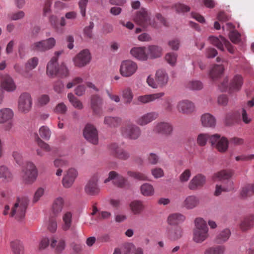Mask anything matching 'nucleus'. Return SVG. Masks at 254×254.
<instances>
[{"instance_id": "nucleus-1", "label": "nucleus", "mask_w": 254, "mask_h": 254, "mask_svg": "<svg viewBox=\"0 0 254 254\" xmlns=\"http://www.w3.org/2000/svg\"><path fill=\"white\" fill-rule=\"evenodd\" d=\"M208 237V227L206 222L201 218H196L192 231V241L195 243L201 244Z\"/></svg>"}, {"instance_id": "nucleus-2", "label": "nucleus", "mask_w": 254, "mask_h": 254, "mask_svg": "<svg viewBox=\"0 0 254 254\" xmlns=\"http://www.w3.org/2000/svg\"><path fill=\"white\" fill-rule=\"evenodd\" d=\"M29 202V199L27 196L18 197L11 208L10 216L18 221L22 220L25 217Z\"/></svg>"}, {"instance_id": "nucleus-3", "label": "nucleus", "mask_w": 254, "mask_h": 254, "mask_svg": "<svg viewBox=\"0 0 254 254\" xmlns=\"http://www.w3.org/2000/svg\"><path fill=\"white\" fill-rule=\"evenodd\" d=\"M38 175L35 165L32 162H28L23 168L21 176L25 184H31L34 183Z\"/></svg>"}, {"instance_id": "nucleus-4", "label": "nucleus", "mask_w": 254, "mask_h": 254, "mask_svg": "<svg viewBox=\"0 0 254 254\" xmlns=\"http://www.w3.org/2000/svg\"><path fill=\"white\" fill-rule=\"evenodd\" d=\"M134 21L136 24L144 28H146L149 26L153 27L156 26L155 22L151 20L147 10L144 8H142L137 12L134 17Z\"/></svg>"}, {"instance_id": "nucleus-5", "label": "nucleus", "mask_w": 254, "mask_h": 254, "mask_svg": "<svg viewBox=\"0 0 254 254\" xmlns=\"http://www.w3.org/2000/svg\"><path fill=\"white\" fill-rule=\"evenodd\" d=\"M107 150L111 156L122 160H127L130 157V153L126 150L120 147L116 143H112L108 145Z\"/></svg>"}, {"instance_id": "nucleus-6", "label": "nucleus", "mask_w": 254, "mask_h": 254, "mask_svg": "<svg viewBox=\"0 0 254 254\" xmlns=\"http://www.w3.org/2000/svg\"><path fill=\"white\" fill-rule=\"evenodd\" d=\"M121 131L123 136L130 139H136L141 134L140 128L136 125L131 123L122 127Z\"/></svg>"}, {"instance_id": "nucleus-7", "label": "nucleus", "mask_w": 254, "mask_h": 254, "mask_svg": "<svg viewBox=\"0 0 254 254\" xmlns=\"http://www.w3.org/2000/svg\"><path fill=\"white\" fill-rule=\"evenodd\" d=\"M100 175L94 174L87 183L84 188L85 192L89 195H97L100 192V189L98 185Z\"/></svg>"}, {"instance_id": "nucleus-8", "label": "nucleus", "mask_w": 254, "mask_h": 254, "mask_svg": "<svg viewBox=\"0 0 254 254\" xmlns=\"http://www.w3.org/2000/svg\"><path fill=\"white\" fill-rule=\"evenodd\" d=\"M136 63L129 60L123 61L120 66V73L125 77H128L134 74L137 69Z\"/></svg>"}, {"instance_id": "nucleus-9", "label": "nucleus", "mask_w": 254, "mask_h": 254, "mask_svg": "<svg viewBox=\"0 0 254 254\" xmlns=\"http://www.w3.org/2000/svg\"><path fill=\"white\" fill-rule=\"evenodd\" d=\"M209 39L210 43L221 51H224V46H225L229 53L231 54L234 53L235 51V48L223 36H220L219 38L214 36H210L209 37Z\"/></svg>"}, {"instance_id": "nucleus-10", "label": "nucleus", "mask_w": 254, "mask_h": 254, "mask_svg": "<svg viewBox=\"0 0 254 254\" xmlns=\"http://www.w3.org/2000/svg\"><path fill=\"white\" fill-rule=\"evenodd\" d=\"M32 99L31 95L27 92L22 93L18 98V111L23 113H28L31 109Z\"/></svg>"}, {"instance_id": "nucleus-11", "label": "nucleus", "mask_w": 254, "mask_h": 254, "mask_svg": "<svg viewBox=\"0 0 254 254\" xmlns=\"http://www.w3.org/2000/svg\"><path fill=\"white\" fill-rule=\"evenodd\" d=\"M91 60V54L88 49L81 51L73 59L75 66L79 67L85 66Z\"/></svg>"}, {"instance_id": "nucleus-12", "label": "nucleus", "mask_w": 254, "mask_h": 254, "mask_svg": "<svg viewBox=\"0 0 254 254\" xmlns=\"http://www.w3.org/2000/svg\"><path fill=\"white\" fill-rule=\"evenodd\" d=\"M110 181H112L113 184L119 188H123L128 185L127 180L114 171L109 172V176L104 183L106 184Z\"/></svg>"}, {"instance_id": "nucleus-13", "label": "nucleus", "mask_w": 254, "mask_h": 254, "mask_svg": "<svg viewBox=\"0 0 254 254\" xmlns=\"http://www.w3.org/2000/svg\"><path fill=\"white\" fill-rule=\"evenodd\" d=\"M173 127L171 124L166 122H159L154 124L152 131L154 133L161 134L165 136L172 134Z\"/></svg>"}, {"instance_id": "nucleus-14", "label": "nucleus", "mask_w": 254, "mask_h": 254, "mask_svg": "<svg viewBox=\"0 0 254 254\" xmlns=\"http://www.w3.org/2000/svg\"><path fill=\"white\" fill-rule=\"evenodd\" d=\"M56 44V40L53 38L42 40L33 43L31 47L35 51L44 52L53 48Z\"/></svg>"}, {"instance_id": "nucleus-15", "label": "nucleus", "mask_w": 254, "mask_h": 254, "mask_svg": "<svg viewBox=\"0 0 254 254\" xmlns=\"http://www.w3.org/2000/svg\"><path fill=\"white\" fill-rule=\"evenodd\" d=\"M210 142L212 145L215 144L217 149L221 152H225L228 147L229 141L225 137H220V135L216 134L211 135L210 137Z\"/></svg>"}, {"instance_id": "nucleus-16", "label": "nucleus", "mask_w": 254, "mask_h": 254, "mask_svg": "<svg viewBox=\"0 0 254 254\" xmlns=\"http://www.w3.org/2000/svg\"><path fill=\"white\" fill-rule=\"evenodd\" d=\"M83 135L85 139L93 144L98 142V131L95 127L91 124H87L83 130Z\"/></svg>"}, {"instance_id": "nucleus-17", "label": "nucleus", "mask_w": 254, "mask_h": 254, "mask_svg": "<svg viewBox=\"0 0 254 254\" xmlns=\"http://www.w3.org/2000/svg\"><path fill=\"white\" fill-rule=\"evenodd\" d=\"M78 173L76 169L70 168L64 174L62 184L65 188H70L73 184L75 179L77 177Z\"/></svg>"}, {"instance_id": "nucleus-18", "label": "nucleus", "mask_w": 254, "mask_h": 254, "mask_svg": "<svg viewBox=\"0 0 254 254\" xmlns=\"http://www.w3.org/2000/svg\"><path fill=\"white\" fill-rule=\"evenodd\" d=\"M103 98L98 94H93L90 97V106L94 115H100L102 112Z\"/></svg>"}, {"instance_id": "nucleus-19", "label": "nucleus", "mask_w": 254, "mask_h": 254, "mask_svg": "<svg viewBox=\"0 0 254 254\" xmlns=\"http://www.w3.org/2000/svg\"><path fill=\"white\" fill-rule=\"evenodd\" d=\"M62 51H57L55 53V56L48 62L47 65V74L50 77H53L58 73L57 61L59 56L62 54Z\"/></svg>"}, {"instance_id": "nucleus-20", "label": "nucleus", "mask_w": 254, "mask_h": 254, "mask_svg": "<svg viewBox=\"0 0 254 254\" xmlns=\"http://www.w3.org/2000/svg\"><path fill=\"white\" fill-rule=\"evenodd\" d=\"M177 108L179 112L189 115L194 111L195 106L191 101L188 100H183L178 103Z\"/></svg>"}, {"instance_id": "nucleus-21", "label": "nucleus", "mask_w": 254, "mask_h": 254, "mask_svg": "<svg viewBox=\"0 0 254 254\" xmlns=\"http://www.w3.org/2000/svg\"><path fill=\"white\" fill-rule=\"evenodd\" d=\"M159 117L156 112H151L138 117L136 120V123L140 126H145L155 120Z\"/></svg>"}, {"instance_id": "nucleus-22", "label": "nucleus", "mask_w": 254, "mask_h": 254, "mask_svg": "<svg viewBox=\"0 0 254 254\" xmlns=\"http://www.w3.org/2000/svg\"><path fill=\"white\" fill-rule=\"evenodd\" d=\"M64 204V198L59 196L56 198L51 206V215L54 217L58 216L62 212Z\"/></svg>"}, {"instance_id": "nucleus-23", "label": "nucleus", "mask_w": 254, "mask_h": 254, "mask_svg": "<svg viewBox=\"0 0 254 254\" xmlns=\"http://www.w3.org/2000/svg\"><path fill=\"white\" fill-rule=\"evenodd\" d=\"M183 234V230L181 226H176L168 229L167 236L171 241H175L180 239Z\"/></svg>"}, {"instance_id": "nucleus-24", "label": "nucleus", "mask_w": 254, "mask_h": 254, "mask_svg": "<svg viewBox=\"0 0 254 254\" xmlns=\"http://www.w3.org/2000/svg\"><path fill=\"white\" fill-rule=\"evenodd\" d=\"M206 182L204 176L202 174H197L194 176L190 181L189 188L190 190H194L197 188L202 187Z\"/></svg>"}, {"instance_id": "nucleus-25", "label": "nucleus", "mask_w": 254, "mask_h": 254, "mask_svg": "<svg viewBox=\"0 0 254 254\" xmlns=\"http://www.w3.org/2000/svg\"><path fill=\"white\" fill-rule=\"evenodd\" d=\"M199 204V199L194 195L187 196L182 203V207L187 209H192Z\"/></svg>"}, {"instance_id": "nucleus-26", "label": "nucleus", "mask_w": 254, "mask_h": 254, "mask_svg": "<svg viewBox=\"0 0 254 254\" xmlns=\"http://www.w3.org/2000/svg\"><path fill=\"white\" fill-rule=\"evenodd\" d=\"M39 63V59L37 57H33L29 59L25 64V72L23 73V76L27 78L32 77V74L29 71L34 69L37 66Z\"/></svg>"}, {"instance_id": "nucleus-27", "label": "nucleus", "mask_w": 254, "mask_h": 254, "mask_svg": "<svg viewBox=\"0 0 254 254\" xmlns=\"http://www.w3.org/2000/svg\"><path fill=\"white\" fill-rule=\"evenodd\" d=\"M1 87L7 92H12L15 90L16 86L12 78L6 75L2 78Z\"/></svg>"}, {"instance_id": "nucleus-28", "label": "nucleus", "mask_w": 254, "mask_h": 254, "mask_svg": "<svg viewBox=\"0 0 254 254\" xmlns=\"http://www.w3.org/2000/svg\"><path fill=\"white\" fill-rule=\"evenodd\" d=\"M130 53L133 57L139 60L145 61L148 58L145 47H134L131 49Z\"/></svg>"}, {"instance_id": "nucleus-29", "label": "nucleus", "mask_w": 254, "mask_h": 254, "mask_svg": "<svg viewBox=\"0 0 254 254\" xmlns=\"http://www.w3.org/2000/svg\"><path fill=\"white\" fill-rule=\"evenodd\" d=\"M254 227V214L246 216L241 221L240 228L242 231H247Z\"/></svg>"}, {"instance_id": "nucleus-30", "label": "nucleus", "mask_w": 254, "mask_h": 254, "mask_svg": "<svg viewBox=\"0 0 254 254\" xmlns=\"http://www.w3.org/2000/svg\"><path fill=\"white\" fill-rule=\"evenodd\" d=\"M50 246L55 249L57 254H60L65 248V242L62 239L53 237L51 239Z\"/></svg>"}, {"instance_id": "nucleus-31", "label": "nucleus", "mask_w": 254, "mask_h": 254, "mask_svg": "<svg viewBox=\"0 0 254 254\" xmlns=\"http://www.w3.org/2000/svg\"><path fill=\"white\" fill-rule=\"evenodd\" d=\"M155 80L157 83L158 87H163L168 81V76L164 70L159 69L156 73Z\"/></svg>"}, {"instance_id": "nucleus-32", "label": "nucleus", "mask_w": 254, "mask_h": 254, "mask_svg": "<svg viewBox=\"0 0 254 254\" xmlns=\"http://www.w3.org/2000/svg\"><path fill=\"white\" fill-rule=\"evenodd\" d=\"M164 94V92H159L143 96H139L137 97V101L141 103L146 104L160 98L163 97Z\"/></svg>"}, {"instance_id": "nucleus-33", "label": "nucleus", "mask_w": 254, "mask_h": 254, "mask_svg": "<svg viewBox=\"0 0 254 254\" xmlns=\"http://www.w3.org/2000/svg\"><path fill=\"white\" fill-rule=\"evenodd\" d=\"M201 122L203 127H214L216 125L215 117L209 113H206L201 116Z\"/></svg>"}, {"instance_id": "nucleus-34", "label": "nucleus", "mask_w": 254, "mask_h": 254, "mask_svg": "<svg viewBox=\"0 0 254 254\" xmlns=\"http://www.w3.org/2000/svg\"><path fill=\"white\" fill-rule=\"evenodd\" d=\"M185 219V215L179 213H176L170 214L168 216L167 222L170 225H175L183 223Z\"/></svg>"}, {"instance_id": "nucleus-35", "label": "nucleus", "mask_w": 254, "mask_h": 254, "mask_svg": "<svg viewBox=\"0 0 254 254\" xmlns=\"http://www.w3.org/2000/svg\"><path fill=\"white\" fill-rule=\"evenodd\" d=\"M13 115V111L9 108H3L0 110V124H3L11 121Z\"/></svg>"}, {"instance_id": "nucleus-36", "label": "nucleus", "mask_w": 254, "mask_h": 254, "mask_svg": "<svg viewBox=\"0 0 254 254\" xmlns=\"http://www.w3.org/2000/svg\"><path fill=\"white\" fill-rule=\"evenodd\" d=\"M233 174L234 172L231 170H222L214 175L213 180L215 181L227 180L230 178Z\"/></svg>"}, {"instance_id": "nucleus-37", "label": "nucleus", "mask_w": 254, "mask_h": 254, "mask_svg": "<svg viewBox=\"0 0 254 254\" xmlns=\"http://www.w3.org/2000/svg\"><path fill=\"white\" fill-rule=\"evenodd\" d=\"M243 84V79L242 76L237 75L235 76L230 84V90L231 91H238Z\"/></svg>"}, {"instance_id": "nucleus-38", "label": "nucleus", "mask_w": 254, "mask_h": 254, "mask_svg": "<svg viewBox=\"0 0 254 254\" xmlns=\"http://www.w3.org/2000/svg\"><path fill=\"white\" fill-rule=\"evenodd\" d=\"M162 48L157 46H149L147 48L148 57L154 59L160 57L162 55Z\"/></svg>"}, {"instance_id": "nucleus-39", "label": "nucleus", "mask_w": 254, "mask_h": 254, "mask_svg": "<svg viewBox=\"0 0 254 254\" xmlns=\"http://www.w3.org/2000/svg\"><path fill=\"white\" fill-rule=\"evenodd\" d=\"M0 178L4 182H10L12 180L13 175L10 170L5 166H0Z\"/></svg>"}, {"instance_id": "nucleus-40", "label": "nucleus", "mask_w": 254, "mask_h": 254, "mask_svg": "<svg viewBox=\"0 0 254 254\" xmlns=\"http://www.w3.org/2000/svg\"><path fill=\"white\" fill-rule=\"evenodd\" d=\"M72 214L70 211L65 212L63 216L64 224L62 229L64 231H67L70 229L72 224Z\"/></svg>"}, {"instance_id": "nucleus-41", "label": "nucleus", "mask_w": 254, "mask_h": 254, "mask_svg": "<svg viewBox=\"0 0 254 254\" xmlns=\"http://www.w3.org/2000/svg\"><path fill=\"white\" fill-rule=\"evenodd\" d=\"M129 207L132 212L135 215L140 214L144 208L142 202L140 200H134L131 202Z\"/></svg>"}, {"instance_id": "nucleus-42", "label": "nucleus", "mask_w": 254, "mask_h": 254, "mask_svg": "<svg viewBox=\"0 0 254 254\" xmlns=\"http://www.w3.org/2000/svg\"><path fill=\"white\" fill-rule=\"evenodd\" d=\"M225 251L224 246L217 245L206 248L203 254H224Z\"/></svg>"}, {"instance_id": "nucleus-43", "label": "nucleus", "mask_w": 254, "mask_h": 254, "mask_svg": "<svg viewBox=\"0 0 254 254\" xmlns=\"http://www.w3.org/2000/svg\"><path fill=\"white\" fill-rule=\"evenodd\" d=\"M141 194L145 196H150L154 194V189L153 186L149 183L142 184L140 188Z\"/></svg>"}, {"instance_id": "nucleus-44", "label": "nucleus", "mask_w": 254, "mask_h": 254, "mask_svg": "<svg viewBox=\"0 0 254 254\" xmlns=\"http://www.w3.org/2000/svg\"><path fill=\"white\" fill-rule=\"evenodd\" d=\"M230 236V230L229 229H225L217 235L216 241L219 244L224 243L229 239Z\"/></svg>"}, {"instance_id": "nucleus-45", "label": "nucleus", "mask_w": 254, "mask_h": 254, "mask_svg": "<svg viewBox=\"0 0 254 254\" xmlns=\"http://www.w3.org/2000/svg\"><path fill=\"white\" fill-rule=\"evenodd\" d=\"M224 67L222 64L215 65L210 72V76L212 79H215L220 77L223 73Z\"/></svg>"}, {"instance_id": "nucleus-46", "label": "nucleus", "mask_w": 254, "mask_h": 254, "mask_svg": "<svg viewBox=\"0 0 254 254\" xmlns=\"http://www.w3.org/2000/svg\"><path fill=\"white\" fill-rule=\"evenodd\" d=\"M104 123L110 127H115L120 125L121 119L118 117H106Z\"/></svg>"}, {"instance_id": "nucleus-47", "label": "nucleus", "mask_w": 254, "mask_h": 254, "mask_svg": "<svg viewBox=\"0 0 254 254\" xmlns=\"http://www.w3.org/2000/svg\"><path fill=\"white\" fill-rule=\"evenodd\" d=\"M10 247L13 254H23L24 248L22 243L18 241H13L10 243Z\"/></svg>"}, {"instance_id": "nucleus-48", "label": "nucleus", "mask_w": 254, "mask_h": 254, "mask_svg": "<svg viewBox=\"0 0 254 254\" xmlns=\"http://www.w3.org/2000/svg\"><path fill=\"white\" fill-rule=\"evenodd\" d=\"M254 194V185L248 184L244 187L241 192V195L242 197L245 198L251 196Z\"/></svg>"}, {"instance_id": "nucleus-49", "label": "nucleus", "mask_w": 254, "mask_h": 254, "mask_svg": "<svg viewBox=\"0 0 254 254\" xmlns=\"http://www.w3.org/2000/svg\"><path fill=\"white\" fill-rule=\"evenodd\" d=\"M254 106V101L253 100L249 101L247 105L242 109V119L245 124H249L251 121V119L248 117L246 109L251 108Z\"/></svg>"}, {"instance_id": "nucleus-50", "label": "nucleus", "mask_w": 254, "mask_h": 254, "mask_svg": "<svg viewBox=\"0 0 254 254\" xmlns=\"http://www.w3.org/2000/svg\"><path fill=\"white\" fill-rule=\"evenodd\" d=\"M122 96L126 104H130L132 101L133 95L131 89L129 87L125 88L122 91Z\"/></svg>"}, {"instance_id": "nucleus-51", "label": "nucleus", "mask_w": 254, "mask_h": 254, "mask_svg": "<svg viewBox=\"0 0 254 254\" xmlns=\"http://www.w3.org/2000/svg\"><path fill=\"white\" fill-rule=\"evenodd\" d=\"M127 175L134 179L140 181H149L148 177L144 174L136 171H128Z\"/></svg>"}, {"instance_id": "nucleus-52", "label": "nucleus", "mask_w": 254, "mask_h": 254, "mask_svg": "<svg viewBox=\"0 0 254 254\" xmlns=\"http://www.w3.org/2000/svg\"><path fill=\"white\" fill-rule=\"evenodd\" d=\"M67 98L71 104L76 109L81 110L83 108L82 102L71 93H68Z\"/></svg>"}, {"instance_id": "nucleus-53", "label": "nucleus", "mask_w": 254, "mask_h": 254, "mask_svg": "<svg viewBox=\"0 0 254 254\" xmlns=\"http://www.w3.org/2000/svg\"><path fill=\"white\" fill-rule=\"evenodd\" d=\"M187 88L192 90H200L203 88V84L198 80H191L186 85Z\"/></svg>"}, {"instance_id": "nucleus-54", "label": "nucleus", "mask_w": 254, "mask_h": 254, "mask_svg": "<svg viewBox=\"0 0 254 254\" xmlns=\"http://www.w3.org/2000/svg\"><path fill=\"white\" fill-rule=\"evenodd\" d=\"M228 184H229V186L226 188L222 187L221 185H216L214 193L215 195L218 196L223 191H228L233 189V182L231 181H229Z\"/></svg>"}, {"instance_id": "nucleus-55", "label": "nucleus", "mask_w": 254, "mask_h": 254, "mask_svg": "<svg viewBox=\"0 0 254 254\" xmlns=\"http://www.w3.org/2000/svg\"><path fill=\"white\" fill-rule=\"evenodd\" d=\"M53 215H51L47 223V229L52 233H54L57 229V221Z\"/></svg>"}, {"instance_id": "nucleus-56", "label": "nucleus", "mask_w": 254, "mask_h": 254, "mask_svg": "<svg viewBox=\"0 0 254 254\" xmlns=\"http://www.w3.org/2000/svg\"><path fill=\"white\" fill-rule=\"evenodd\" d=\"M39 133L40 136L45 140H49L51 134L50 129L46 126L41 127L39 129Z\"/></svg>"}, {"instance_id": "nucleus-57", "label": "nucleus", "mask_w": 254, "mask_h": 254, "mask_svg": "<svg viewBox=\"0 0 254 254\" xmlns=\"http://www.w3.org/2000/svg\"><path fill=\"white\" fill-rule=\"evenodd\" d=\"M134 250V245L132 243H128L124 244L122 246L120 250L123 254H131Z\"/></svg>"}, {"instance_id": "nucleus-58", "label": "nucleus", "mask_w": 254, "mask_h": 254, "mask_svg": "<svg viewBox=\"0 0 254 254\" xmlns=\"http://www.w3.org/2000/svg\"><path fill=\"white\" fill-rule=\"evenodd\" d=\"M177 55L173 52L167 53L165 59L167 63L171 65H174L176 63Z\"/></svg>"}, {"instance_id": "nucleus-59", "label": "nucleus", "mask_w": 254, "mask_h": 254, "mask_svg": "<svg viewBox=\"0 0 254 254\" xmlns=\"http://www.w3.org/2000/svg\"><path fill=\"white\" fill-rule=\"evenodd\" d=\"M174 8L176 11L178 13H183L189 11L190 9V7L184 4L178 3L174 5Z\"/></svg>"}, {"instance_id": "nucleus-60", "label": "nucleus", "mask_w": 254, "mask_h": 254, "mask_svg": "<svg viewBox=\"0 0 254 254\" xmlns=\"http://www.w3.org/2000/svg\"><path fill=\"white\" fill-rule=\"evenodd\" d=\"M36 141L38 146L46 152H49L51 150L50 145L47 143L44 142L38 135L36 137Z\"/></svg>"}, {"instance_id": "nucleus-61", "label": "nucleus", "mask_w": 254, "mask_h": 254, "mask_svg": "<svg viewBox=\"0 0 254 254\" xmlns=\"http://www.w3.org/2000/svg\"><path fill=\"white\" fill-rule=\"evenodd\" d=\"M94 26V24L93 22H90L89 26H86L84 29V34L85 37L92 39L93 36L92 33V29Z\"/></svg>"}, {"instance_id": "nucleus-62", "label": "nucleus", "mask_w": 254, "mask_h": 254, "mask_svg": "<svg viewBox=\"0 0 254 254\" xmlns=\"http://www.w3.org/2000/svg\"><path fill=\"white\" fill-rule=\"evenodd\" d=\"M210 135L207 134H200L198 135L197 142V143L200 146H204L205 145L207 140L210 141Z\"/></svg>"}, {"instance_id": "nucleus-63", "label": "nucleus", "mask_w": 254, "mask_h": 254, "mask_svg": "<svg viewBox=\"0 0 254 254\" xmlns=\"http://www.w3.org/2000/svg\"><path fill=\"white\" fill-rule=\"evenodd\" d=\"M25 13L23 11H18L16 12H12L8 14V17L12 20H18L23 18Z\"/></svg>"}, {"instance_id": "nucleus-64", "label": "nucleus", "mask_w": 254, "mask_h": 254, "mask_svg": "<svg viewBox=\"0 0 254 254\" xmlns=\"http://www.w3.org/2000/svg\"><path fill=\"white\" fill-rule=\"evenodd\" d=\"M152 175L155 179L163 177L164 176V171L161 168L156 167L151 170Z\"/></svg>"}]
</instances>
